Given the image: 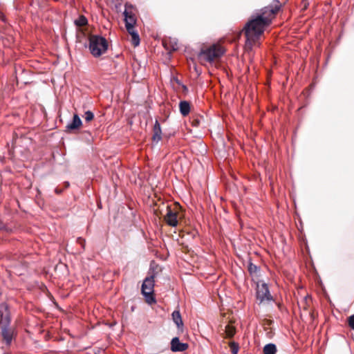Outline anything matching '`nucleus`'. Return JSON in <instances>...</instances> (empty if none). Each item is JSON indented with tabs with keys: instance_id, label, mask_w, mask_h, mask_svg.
Returning a JSON list of instances; mask_svg holds the SVG:
<instances>
[{
	"instance_id": "nucleus-1",
	"label": "nucleus",
	"mask_w": 354,
	"mask_h": 354,
	"mask_svg": "<svg viewBox=\"0 0 354 354\" xmlns=\"http://www.w3.org/2000/svg\"><path fill=\"white\" fill-rule=\"evenodd\" d=\"M279 1H276L274 6H266L257 12L245 25L243 32L246 37L245 47L251 50L253 46L259 45V41L266 28L280 9Z\"/></svg>"
},
{
	"instance_id": "nucleus-2",
	"label": "nucleus",
	"mask_w": 354,
	"mask_h": 354,
	"mask_svg": "<svg viewBox=\"0 0 354 354\" xmlns=\"http://www.w3.org/2000/svg\"><path fill=\"white\" fill-rule=\"evenodd\" d=\"M10 314L8 307L6 304L0 305V327L1 337L6 346L9 347L15 337V330L9 327Z\"/></svg>"
},
{
	"instance_id": "nucleus-3",
	"label": "nucleus",
	"mask_w": 354,
	"mask_h": 354,
	"mask_svg": "<svg viewBox=\"0 0 354 354\" xmlns=\"http://www.w3.org/2000/svg\"><path fill=\"white\" fill-rule=\"evenodd\" d=\"M124 16L126 29L131 37V43L134 46H138L140 44V37L138 32L135 30L136 17L133 12V7L131 5L125 4Z\"/></svg>"
},
{
	"instance_id": "nucleus-4",
	"label": "nucleus",
	"mask_w": 354,
	"mask_h": 354,
	"mask_svg": "<svg viewBox=\"0 0 354 354\" xmlns=\"http://www.w3.org/2000/svg\"><path fill=\"white\" fill-rule=\"evenodd\" d=\"M108 48V43L105 38L100 35H91L89 37V50L94 57H100Z\"/></svg>"
},
{
	"instance_id": "nucleus-5",
	"label": "nucleus",
	"mask_w": 354,
	"mask_h": 354,
	"mask_svg": "<svg viewBox=\"0 0 354 354\" xmlns=\"http://www.w3.org/2000/svg\"><path fill=\"white\" fill-rule=\"evenodd\" d=\"M224 53L223 48L218 44H213L212 46L202 49L199 58L209 63L219 59Z\"/></svg>"
},
{
	"instance_id": "nucleus-6",
	"label": "nucleus",
	"mask_w": 354,
	"mask_h": 354,
	"mask_svg": "<svg viewBox=\"0 0 354 354\" xmlns=\"http://www.w3.org/2000/svg\"><path fill=\"white\" fill-rule=\"evenodd\" d=\"M154 284L155 280L153 275L147 277L142 284V294L145 296L147 302L149 304L155 302V299L153 297Z\"/></svg>"
},
{
	"instance_id": "nucleus-7",
	"label": "nucleus",
	"mask_w": 354,
	"mask_h": 354,
	"mask_svg": "<svg viewBox=\"0 0 354 354\" xmlns=\"http://www.w3.org/2000/svg\"><path fill=\"white\" fill-rule=\"evenodd\" d=\"M180 207L178 204H175L173 207L167 206V213L164 216V220L169 226L176 227L178 225V221L180 218Z\"/></svg>"
},
{
	"instance_id": "nucleus-8",
	"label": "nucleus",
	"mask_w": 354,
	"mask_h": 354,
	"mask_svg": "<svg viewBox=\"0 0 354 354\" xmlns=\"http://www.w3.org/2000/svg\"><path fill=\"white\" fill-rule=\"evenodd\" d=\"M257 299L259 301V303H263L265 301H273V297L271 295L268 286L266 283L258 282L257 283Z\"/></svg>"
},
{
	"instance_id": "nucleus-9",
	"label": "nucleus",
	"mask_w": 354,
	"mask_h": 354,
	"mask_svg": "<svg viewBox=\"0 0 354 354\" xmlns=\"http://www.w3.org/2000/svg\"><path fill=\"white\" fill-rule=\"evenodd\" d=\"M188 348V344L186 343H181L178 337H174L171 342V350L173 352H182Z\"/></svg>"
},
{
	"instance_id": "nucleus-10",
	"label": "nucleus",
	"mask_w": 354,
	"mask_h": 354,
	"mask_svg": "<svg viewBox=\"0 0 354 354\" xmlns=\"http://www.w3.org/2000/svg\"><path fill=\"white\" fill-rule=\"evenodd\" d=\"M162 130L160 127V124L158 120H156V122L153 129V136L152 140L153 142H158L162 139Z\"/></svg>"
},
{
	"instance_id": "nucleus-11",
	"label": "nucleus",
	"mask_w": 354,
	"mask_h": 354,
	"mask_svg": "<svg viewBox=\"0 0 354 354\" xmlns=\"http://www.w3.org/2000/svg\"><path fill=\"white\" fill-rule=\"evenodd\" d=\"M82 120H80L78 115L74 114L72 122L67 124L66 129L69 131L77 129L82 126Z\"/></svg>"
},
{
	"instance_id": "nucleus-12",
	"label": "nucleus",
	"mask_w": 354,
	"mask_h": 354,
	"mask_svg": "<svg viewBox=\"0 0 354 354\" xmlns=\"http://www.w3.org/2000/svg\"><path fill=\"white\" fill-rule=\"evenodd\" d=\"M179 109L183 116H187L190 112V104L187 101H181L179 104Z\"/></svg>"
},
{
	"instance_id": "nucleus-13",
	"label": "nucleus",
	"mask_w": 354,
	"mask_h": 354,
	"mask_svg": "<svg viewBox=\"0 0 354 354\" xmlns=\"http://www.w3.org/2000/svg\"><path fill=\"white\" fill-rule=\"evenodd\" d=\"M172 319L176 326L179 328L183 325L180 313L178 310H174L172 314Z\"/></svg>"
},
{
	"instance_id": "nucleus-14",
	"label": "nucleus",
	"mask_w": 354,
	"mask_h": 354,
	"mask_svg": "<svg viewBox=\"0 0 354 354\" xmlns=\"http://www.w3.org/2000/svg\"><path fill=\"white\" fill-rule=\"evenodd\" d=\"M263 354H276L277 347L274 344H268L263 347Z\"/></svg>"
},
{
	"instance_id": "nucleus-15",
	"label": "nucleus",
	"mask_w": 354,
	"mask_h": 354,
	"mask_svg": "<svg viewBox=\"0 0 354 354\" xmlns=\"http://www.w3.org/2000/svg\"><path fill=\"white\" fill-rule=\"evenodd\" d=\"M236 333V328L234 326L231 324H227L225 326V333L226 336L229 338L232 337Z\"/></svg>"
},
{
	"instance_id": "nucleus-16",
	"label": "nucleus",
	"mask_w": 354,
	"mask_h": 354,
	"mask_svg": "<svg viewBox=\"0 0 354 354\" xmlns=\"http://www.w3.org/2000/svg\"><path fill=\"white\" fill-rule=\"evenodd\" d=\"M88 20L84 15H80L75 21V25L79 27L84 26L87 24Z\"/></svg>"
},
{
	"instance_id": "nucleus-17",
	"label": "nucleus",
	"mask_w": 354,
	"mask_h": 354,
	"mask_svg": "<svg viewBox=\"0 0 354 354\" xmlns=\"http://www.w3.org/2000/svg\"><path fill=\"white\" fill-rule=\"evenodd\" d=\"M83 117H84L85 121L88 122L93 120L94 114L93 112H91L90 111H87L84 113V115Z\"/></svg>"
},
{
	"instance_id": "nucleus-18",
	"label": "nucleus",
	"mask_w": 354,
	"mask_h": 354,
	"mask_svg": "<svg viewBox=\"0 0 354 354\" xmlns=\"http://www.w3.org/2000/svg\"><path fill=\"white\" fill-rule=\"evenodd\" d=\"M230 347L232 354H237L239 351V346L234 342L230 343Z\"/></svg>"
},
{
	"instance_id": "nucleus-19",
	"label": "nucleus",
	"mask_w": 354,
	"mask_h": 354,
	"mask_svg": "<svg viewBox=\"0 0 354 354\" xmlns=\"http://www.w3.org/2000/svg\"><path fill=\"white\" fill-rule=\"evenodd\" d=\"M258 270V267L255 266L254 264L250 263L248 266V271L250 274L256 273Z\"/></svg>"
},
{
	"instance_id": "nucleus-20",
	"label": "nucleus",
	"mask_w": 354,
	"mask_h": 354,
	"mask_svg": "<svg viewBox=\"0 0 354 354\" xmlns=\"http://www.w3.org/2000/svg\"><path fill=\"white\" fill-rule=\"evenodd\" d=\"M77 242L79 243L83 249H84L85 247V240L81 237H79L77 239Z\"/></svg>"
},
{
	"instance_id": "nucleus-21",
	"label": "nucleus",
	"mask_w": 354,
	"mask_h": 354,
	"mask_svg": "<svg viewBox=\"0 0 354 354\" xmlns=\"http://www.w3.org/2000/svg\"><path fill=\"white\" fill-rule=\"evenodd\" d=\"M348 324L351 328L354 330V315H351L348 319Z\"/></svg>"
},
{
	"instance_id": "nucleus-22",
	"label": "nucleus",
	"mask_w": 354,
	"mask_h": 354,
	"mask_svg": "<svg viewBox=\"0 0 354 354\" xmlns=\"http://www.w3.org/2000/svg\"><path fill=\"white\" fill-rule=\"evenodd\" d=\"M178 48V43L176 41H174V44H172L170 50H176Z\"/></svg>"
},
{
	"instance_id": "nucleus-23",
	"label": "nucleus",
	"mask_w": 354,
	"mask_h": 354,
	"mask_svg": "<svg viewBox=\"0 0 354 354\" xmlns=\"http://www.w3.org/2000/svg\"><path fill=\"white\" fill-rule=\"evenodd\" d=\"M169 42H171V40H170V39H169V40H167V39H165V40H164V41H163V44H164L165 47L166 48H167V49H169V47L167 46V45H168V43H169Z\"/></svg>"
},
{
	"instance_id": "nucleus-24",
	"label": "nucleus",
	"mask_w": 354,
	"mask_h": 354,
	"mask_svg": "<svg viewBox=\"0 0 354 354\" xmlns=\"http://www.w3.org/2000/svg\"><path fill=\"white\" fill-rule=\"evenodd\" d=\"M4 228V224L0 221V230H3Z\"/></svg>"
},
{
	"instance_id": "nucleus-25",
	"label": "nucleus",
	"mask_w": 354,
	"mask_h": 354,
	"mask_svg": "<svg viewBox=\"0 0 354 354\" xmlns=\"http://www.w3.org/2000/svg\"><path fill=\"white\" fill-rule=\"evenodd\" d=\"M55 192H56L57 194H60V193L62 192V190L59 189L58 188H56V189H55Z\"/></svg>"
},
{
	"instance_id": "nucleus-26",
	"label": "nucleus",
	"mask_w": 354,
	"mask_h": 354,
	"mask_svg": "<svg viewBox=\"0 0 354 354\" xmlns=\"http://www.w3.org/2000/svg\"><path fill=\"white\" fill-rule=\"evenodd\" d=\"M69 186V183L68 182L65 183V187H68Z\"/></svg>"
},
{
	"instance_id": "nucleus-27",
	"label": "nucleus",
	"mask_w": 354,
	"mask_h": 354,
	"mask_svg": "<svg viewBox=\"0 0 354 354\" xmlns=\"http://www.w3.org/2000/svg\"><path fill=\"white\" fill-rule=\"evenodd\" d=\"M198 123H199V122L198 120L194 121V124L195 125H198Z\"/></svg>"
}]
</instances>
